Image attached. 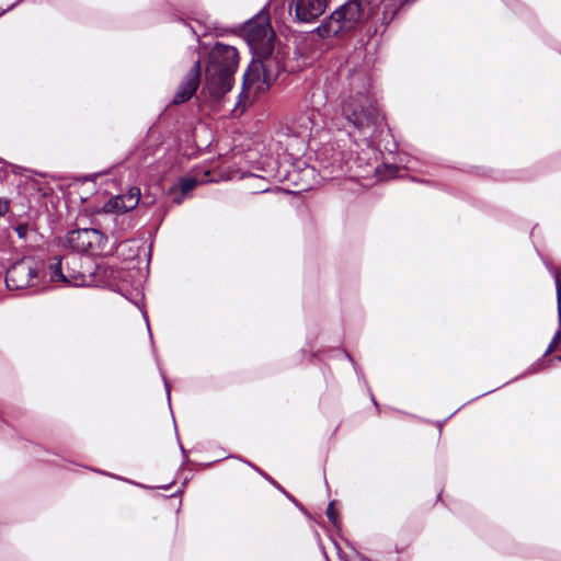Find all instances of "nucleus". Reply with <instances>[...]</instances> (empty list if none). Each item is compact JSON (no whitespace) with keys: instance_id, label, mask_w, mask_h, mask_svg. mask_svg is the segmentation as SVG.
Wrapping results in <instances>:
<instances>
[{"instance_id":"1","label":"nucleus","mask_w":561,"mask_h":561,"mask_svg":"<svg viewBox=\"0 0 561 561\" xmlns=\"http://www.w3.org/2000/svg\"><path fill=\"white\" fill-rule=\"evenodd\" d=\"M242 32L251 49L263 58L261 61L251 62L243 76L241 95L253 100L256 95L264 93L277 76V72L272 70L275 61L270 58L273 51L274 33L268 14L264 11L259 12L244 24Z\"/></svg>"},{"instance_id":"2","label":"nucleus","mask_w":561,"mask_h":561,"mask_svg":"<svg viewBox=\"0 0 561 561\" xmlns=\"http://www.w3.org/2000/svg\"><path fill=\"white\" fill-rule=\"evenodd\" d=\"M408 0H352L336 10L319 27L321 35L340 36L355 30L365 19L377 14L380 5H383L382 23H389Z\"/></svg>"},{"instance_id":"3","label":"nucleus","mask_w":561,"mask_h":561,"mask_svg":"<svg viewBox=\"0 0 561 561\" xmlns=\"http://www.w3.org/2000/svg\"><path fill=\"white\" fill-rule=\"evenodd\" d=\"M239 54L233 46L217 43L209 51L205 69V89L213 98H221L233 84Z\"/></svg>"},{"instance_id":"4","label":"nucleus","mask_w":561,"mask_h":561,"mask_svg":"<svg viewBox=\"0 0 561 561\" xmlns=\"http://www.w3.org/2000/svg\"><path fill=\"white\" fill-rule=\"evenodd\" d=\"M342 114L366 137H371L383 121L368 96L362 94L347 99L342 105Z\"/></svg>"},{"instance_id":"5","label":"nucleus","mask_w":561,"mask_h":561,"mask_svg":"<svg viewBox=\"0 0 561 561\" xmlns=\"http://www.w3.org/2000/svg\"><path fill=\"white\" fill-rule=\"evenodd\" d=\"M38 279V264L32 257H23L7 271L5 284L10 290L35 286Z\"/></svg>"},{"instance_id":"6","label":"nucleus","mask_w":561,"mask_h":561,"mask_svg":"<svg viewBox=\"0 0 561 561\" xmlns=\"http://www.w3.org/2000/svg\"><path fill=\"white\" fill-rule=\"evenodd\" d=\"M106 239L96 229L85 228L69 231L66 236V243L76 252L96 253L103 249Z\"/></svg>"},{"instance_id":"7","label":"nucleus","mask_w":561,"mask_h":561,"mask_svg":"<svg viewBox=\"0 0 561 561\" xmlns=\"http://www.w3.org/2000/svg\"><path fill=\"white\" fill-rule=\"evenodd\" d=\"M327 0H291L297 21L310 23L318 19L325 10Z\"/></svg>"},{"instance_id":"8","label":"nucleus","mask_w":561,"mask_h":561,"mask_svg":"<svg viewBox=\"0 0 561 561\" xmlns=\"http://www.w3.org/2000/svg\"><path fill=\"white\" fill-rule=\"evenodd\" d=\"M201 82V60L197 59L193 67L190 69L188 73L184 78V80L181 82L174 98L173 103L174 104H182L188 101L194 93L196 92L197 88L199 87Z\"/></svg>"},{"instance_id":"9","label":"nucleus","mask_w":561,"mask_h":561,"mask_svg":"<svg viewBox=\"0 0 561 561\" xmlns=\"http://www.w3.org/2000/svg\"><path fill=\"white\" fill-rule=\"evenodd\" d=\"M140 188L130 187L126 194L111 197L103 206L105 213H126L134 209L140 201Z\"/></svg>"},{"instance_id":"10","label":"nucleus","mask_w":561,"mask_h":561,"mask_svg":"<svg viewBox=\"0 0 561 561\" xmlns=\"http://www.w3.org/2000/svg\"><path fill=\"white\" fill-rule=\"evenodd\" d=\"M62 257L56 256L48 264V274L50 282H64L73 286H85L88 282L85 276L80 272H68L67 274L62 271Z\"/></svg>"},{"instance_id":"11","label":"nucleus","mask_w":561,"mask_h":561,"mask_svg":"<svg viewBox=\"0 0 561 561\" xmlns=\"http://www.w3.org/2000/svg\"><path fill=\"white\" fill-rule=\"evenodd\" d=\"M318 118L319 114L313 110L300 113L293 117L288 125V130L297 137L308 138L318 125Z\"/></svg>"},{"instance_id":"12","label":"nucleus","mask_w":561,"mask_h":561,"mask_svg":"<svg viewBox=\"0 0 561 561\" xmlns=\"http://www.w3.org/2000/svg\"><path fill=\"white\" fill-rule=\"evenodd\" d=\"M197 184H198V181L194 178L183 179L180 182L181 191L183 194H186V193L191 192L193 188H195Z\"/></svg>"},{"instance_id":"13","label":"nucleus","mask_w":561,"mask_h":561,"mask_svg":"<svg viewBox=\"0 0 561 561\" xmlns=\"http://www.w3.org/2000/svg\"><path fill=\"white\" fill-rule=\"evenodd\" d=\"M14 229L20 239H25L30 227L27 224H20Z\"/></svg>"},{"instance_id":"14","label":"nucleus","mask_w":561,"mask_h":561,"mask_svg":"<svg viewBox=\"0 0 561 561\" xmlns=\"http://www.w3.org/2000/svg\"><path fill=\"white\" fill-rule=\"evenodd\" d=\"M560 337H561V331L557 332V334L554 335L553 340L551 341V343L549 344L548 346V350L546 353H551L556 350L559 341H560Z\"/></svg>"},{"instance_id":"15","label":"nucleus","mask_w":561,"mask_h":561,"mask_svg":"<svg viewBox=\"0 0 561 561\" xmlns=\"http://www.w3.org/2000/svg\"><path fill=\"white\" fill-rule=\"evenodd\" d=\"M327 516L328 518L335 524V519H336V516H335V512H334V508H333V503H330L328 510H327Z\"/></svg>"},{"instance_id":"16","label":"nucleus","mask_w":561,"mask_h":561,"mask_svg":"<svg viewBox=\"0 0 561 561\" xmlns=\"http://www.w3.org/2000/svg\"><path fill=\"white\" fill-rule=\"evenodd\" d=\"M9 210V203L0 201V216L4 215Z\"/></svg>"},{"instance_id":"17","label":"nucleus","mask_w":561,"mask_h":561,"mask_svg":"<svg viewBox=\"0 0 561 561\" xmlns=\"http://www.w3.org/2000/svg\"><path fill=\"white\" fill-rule=\"evenodd\" d=\"M64 259L66 260V263L69 265L70 262L75 264L79 257L77 255H67Z\"/></svg>"},{"instance_id":"18","label":"nucleus","mask_w":561,"mask_h":561,"mask_svg":"<svg viewBox=\"0 0 561 561\" xmlns=\"http://www.w3.org/2000/svg\"><path fill=\"white\" fill-rule=\"evenodd\" d=\"M165 387H167V393H168V397H170V389H169L168 383H165Z\"/></svg>"},{"instance_id":"19","label":"nucleus","mask_w":561,"mask_h":561,"mask_svg":"<svg viewBox=\"0 0 561 561\" xmlns=\"http://www.w3.org/2000/svg\"><path fill=\"white\" fill-rule=\"evenodd\" d=\"M558 359L561 362V355H560V356H558Z\"/></svg>"}]
</instances>
